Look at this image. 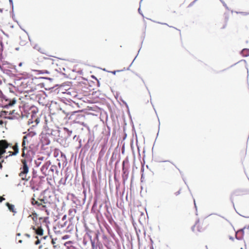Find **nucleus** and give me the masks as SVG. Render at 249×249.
I'll return each instance as SVG.
<instances>
[{"label":"nucleus","mask_w":249,"mask_h":249,"mask_svg":"<svg viewBox=\"0 0 249 249\" xmlns=\"http://www.w3.org/2000/svg\"><path fill=\"white\" fill-rule=\"evenodd\" d=\"M36 121L37 122V123H38V120L37 119L36 120Z\"/></svg>","instance_id":"28"},{"label":"nucleus","mask_w":249,"mask_h":249,"mask_svg":"<svg viewBox=\"0 0 249 249\" xmlns=\"http://www.w3.org/2000/svg\"><path fill=\"white\" fill-rule=\"evenodd\" d=\"M2 167V163L0 162V169H1Z\"/></svg>","instance_id":"23"},{"label":"nucleus","mask_w":249,"mask_h":249,"mask_svg":"<svg viewBox=\"0 0 249 249\" xmlns=\"http://www.w3.org/2000/svg\"><path fill=\"white\" fill-rule=\"evenodd\" d=\"M16 103V101L15 100H12L10 103H9V105L12 106L14 104H15Z\"/></svg>","instance_id":"18"},{"label":"nucleus","mask_w":249,"mask_h":249,"mask_svg":"<svg viewBox=\"0 0 249 249\" xmlns=\"http://www.w3.org/2000/svg\"><path fill=\"white\" fill-rule=\"evenodd\" d=\"M72 90L73 89L71 88L69 89L68 90H67V93L71 95L73 97H75L77 95L76 93L74 91H73Z\"/></svg>","instance_id":"12"},{"label":"nucleus","mask_w":249,"mask_h":249,"mask_svg":"<svg viewBox=\"0 0 249 249\" xmlns=\"http://www.w3.org/2000/svg\"><path fill=\"white\" fill-rule=\"evenodd\" d=\"M35 71H40V70H37V69H36V70H35Z\"/></svg>","instance_id":"26"},{"label":"nucleus","mask_w":249,"mask_h":249,"mask_svg":"<svg viewBox=\"0 0 249 249\" xmlns=\"http://www.w3.org/2000/svg\"><path fill=\"white\" fill-rule=\"evenodd\" d=\"M26 236H27L28 237H30V235L28 234H25Z\"/></svg>","instance_id":"25"},{"label":"nucleus","mask_w":249,"mask_h":249,"mask_svg":"<svg viewBox=\"0 0 249 249\" xmlns=\"http://www.w3.org/2000/svg\"><path fill=\"white\" fill-rule=\"evenodd\" d=\"M13 149L14 151H8L7 152V154H8V155L6 156V158L9 157V156H16L17 155L18 152H19V148H18V143L17 142L15 143V144L14 145H12V146L11 147Z\"/></svg>","instance_id":"6"},{"label":"nucleus","mask_w":249,"mask_h":249,"mask_svg":"<svg viewBox=\"0 0 249 249\" xmlns=\"http://www.w3.org/2000/svg\"><path fill=\"white\" fill-rule=\"evenodd\" d=\"M179 193H180V191L179 190V191H178V192H177L175 193V194H176V196H177V195H178V194H179Z\"/></svg>","instance_id":"22"},{"label":"nucleus","mask_w":249,"mask_h":249,"mask_svg":"<svg viewBox=\"0 0 249 249\" xmlns=\"http://www.w3.org/2000/svg\"><path fill=\"white\" fill-rule=\"evenodd\" d=\"M70 237V236L69 235H65L64 236L62 237V239H68Z\"/></svg>","instance_id":"15"},{"label":"nucleus","mask_w":249,"mask_h":249,"mask_svg":"<svg viewBox=\"0 0 249 249\" xmlns=\"http://www.w3.org/2000/svg\"><path fill=\"white\" fill-rule=\"evenodd\" d=\"M234 68L236 71H245L246 70V68L244 65L240 66L239 64L235 65Z\"/></svg>","instance_id":"8"},{"label":"nucleus","mask_w":249,"mask_h":249,"mask_svg":"<svg viewBox=\"0 0 249 249\" xmlns=\"http://www.w3.org/2000/svg\"><path fill=\"white\" fill-rule=\"evenodd\" d=\"M16 103V101L15 100H12L10 103H9V105L12 106L14 104H15Z\"/></svg>","instance_id":"17"},{"label":"nucleus","mask_w":249,"mask_h":249,"mask_svg":"<svg viewBox=\"0 0 249 249\" xmlns=\"http://www.w3.org/2000/svg\"><path fill=\"white\" fill-rule=\"evenodd\" d=\"M51 243H52V244L53 245L54 249H55L56 247V245H55V242L53 239H52Z\"/></svg>","instance_id":"13"},{"label":"nucleus","mask_w":249,"mask_h":249,"mask_svg":"<svg viewBox=\"0 0 249 249\" xmlns=\"http://www.w3.org/2000/svg\"><path fill=\"white\" fill-rule=\"evenodd\" d=\"M205 229L203 223L200 221L196 222L192 228V230L195 232L202 231Z\"/></svg>","instance_id":"5"},{"label":"nucleus","mask_w":249,"mask_h":249,"mask_svg":"<svg viewBox=\"0 0 249 249\" xmlns=\"http://www.w3.org/2000/svg\"><path fill=\"white\" fill-rule=\"evenodd\" d=\"M32 219V220L36 223L37 220V214L36 213H33L32 214L29 216Z\"/></svg>","instance_id":"11"},{"label":"nucleus","mask_w":249,"mask_h":249,"mask_svg":"<svg viewBox=\"0 0 249 249\" xmlns=\"http://www.w3.org/2000/svg\"><path fill=\"white\" fill-rule=\"evenodd\" d=\"M6 206L8 207L9 210L13 212L16 213L15 210V206L14 205L11 204L7 202L6 203Z\"/></svg>","instance_id":"9"},{"label":"nucleus","mask_w":249,"mask_h":249,"mask_svg":"<svg viewBox=\"0 0 249 249\" xmlns=\"http://www.w3.org/2000/svg\"><path fill=\"white\" fill-rule=\"evenodd\" d=\"M36 238H37V240L35 242V243L36 245H38L40 243V240L38 239L37 236H36Z\"/></svg>","instance_id":"16"},{"label":"nucleus","mask_w":249,"mask_h":249,"mask_svg":"<svg viewBox=\"0 0 249 249\" xmlns=\"http://www.w3.org/2000/svg\"><path fill=\"white\" fill-rule=\"evenodd\" d=\"M45 249H50L49 248H46Z\"/></svg>","instance_id":"27"},{"label":"nucleus","mask_w":249,"mask_h":249,"mask_svg":"<svg viewBox=\"0 0 249 249\" xmlns=\"http://www.w3.org/2000/svg\"><path fill=\"white\" fill-rule=\"evenodd\" d=\"M3 124V121L1 120H0V125H2Z\"/></svg>","instance_id":"21"},{"label":"nucleus","mask_w":249,"mask_h":249,"mask_svg":"<svg viewBox=\"0 0 249 249\" xmlns=\"http://www.w3.org/2000/svg\"><path fill=\"white\" fill-rule=\"evenodd\" d=\"M77 123L80 124L82 125H84V123H80L79 122H77Z\"/></svg>","instance_id":"24"},{"label":"nucleus","mask_w":249,"mask_h":249,"mask_svg":"<svg viewBox=\"0 0 249 249\" xmlns=\"http://www.w3.org/2000/svg\"><path fill=\"white\" fill-rule=\"evenodd\" d=\"M76 213V210L75 209L71 208L69 210V215L71 216L72 217L74 216L75 214Z\"/></svg>","instance_id":"10"},{"label":"nucleus","mask_w":249,"mask_h":249,"mask_svg":"<svg viewBox=\"0 0 249 249\" xmlns=\"http://www.w3.org/2000/svg\"><path fill=\"white\" fill-rule=\"evenodd\" d=\"M35 232L36 234L37 235L42 236L44 233V231L40 226H37L36 227L35 226H32L31 227Z\"/></svg>","instance_id":"7"},{"label":"nucleus","mask_w":249,"mask_h":249,"mask_svg":"<svg viewBox=\"0 0 249 249\" xmlns=\"http://www.w3.org/2000/svg\"><path fill=\"white\" fill-rule=\"evenodd\" d=\"M31 203L33 205L36 206V208L42 211H45L47 214H49V212L47 209V202L44 199L36 200L34 198L31 199Z\"/></svg>","instance_id":"2"},{"label":"nucleus","mask_w":249,"mask_h":249,"mask_svg":"<svg viewBox=\"0 0 249 249\" xmlns=\"http://www.w3.org/2000/svg\"><path fill=\"white\" fill-rule=\"evenodd\" d=\"M48 58L40 56L35 58L33 62V67L35 68H44L46 65V61Z\"/></svg>","instance_id":"3"},{"label":"nucleus","mask_w":249,"mask_h":249,"mask_svg":"<svg viewBox=\"0 0 249 249\" xmlns=\"http://www.w3.org/2000/svg\"><path fill=\"white\" fill-rule=\"evenodd\" d=\"M4 199H5V198L3 197L0 196V202H1Z\"/></svg>","instance_id":"19"},{"label":"nucleus","mask_w":249,"mask_h":249,"mask_svg":"<svg viewBox=\"0 0 249 249\" xmlns=\"http://www.w3.org/2000/svg\"><path fill=\"white\" fill-rule=\"evenodd\" d=\"M36 133L34 132H30L23 136L21 144V157L20 160L21 165L20 167L19 176L22 180H28L29 177L27 174L29 171V168L32 165L33 159L35 154L33 150L34 145V136Z\"/></svg>","instance_id":"1"},{"label":"nucleus","mask_w":249,"mask_h":249,"mask_svg":"<svg viewBox=\"0 0 249 249\" xmlns=\"http://www.w3.org/2000/svg\"><path fill=\"white\" fill-rule=\"evenodd\" d=\"M78 117L79 118H83V117H84V116L82 114H78Z\"/></svg>","instance_id":"20"},{"label":"nucleus","mask_w":249,"mask_h":249,"mask_svg":"<svg viewBox=\"0 0 249 249\" xmlns=\"http://www.w3.org/2000/svg\"><path fill=\"white\" fill-rule=\"evenodd\" d=\"M12 146V143L8 142L5 140H0V159L4 157L6 149Z\"/></svg>","instance_id":"4"},{"label":"nucleus","mask_w":249,"mask_h":249,"mask_svg":"<svg viewBox=\"0 0 249 249\" xmlns=\"http://www.w3.org/2000/svg\"><path fill=\"white\" fill-rule=\"evenodd\" d=\"M239 13L241 14V15H242L243 16H247V15H249V12H239Z\"/></svg>","instance_id":"14"},{"label":"nucleus","mask_w":249,"mask_h":249,"mask_svg":"<svg viewBox=\"0 0 249 249\" xmlns=\"http://www.w3.org/2000/svg\"><path fill=\"white\" fill-rule=\"evenodd\" d=\"M47 237V236L44 237V238L45 239Z\"/></svg>","instance_id":"29"}]
</instances>
